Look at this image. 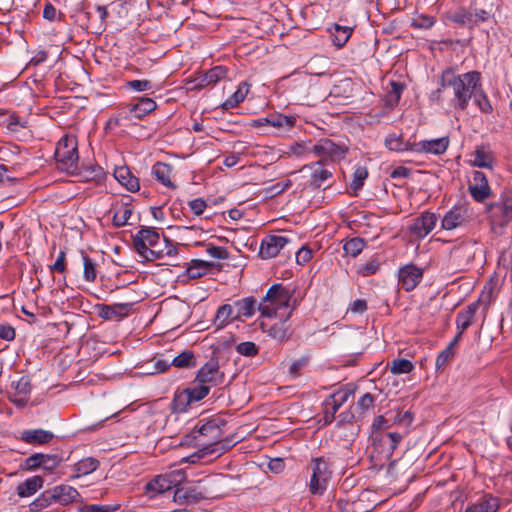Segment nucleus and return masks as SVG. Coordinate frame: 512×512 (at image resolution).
I'll return each mask as SVG.
<instances>
[{"label": "nucleus", "mask_w": 512, "mask_h": 512, "mask_svg": "<svg viewBox=\"0 0 512 512\" xmlns=\"http://www.w3.org/2000/svg\"><path fill=\"white\" fill-rule=\"evenodd\" d=\"M479 79L478 71L456 74L454 69L446 68L440 75L439 87L430 93L429 99L451 111H466Z\"/></svg>", "instance_id": "obj_1"}, {"label": "nucleus", "mask_w": 512, "mask_h": 512, "mask_svg": "<svg viewBox=\"0 0 512 512\" xmlns=\"http://www.w3.org/2000/svg\"><path fill=\"white\" fill-rule=\"evenodd\" d=\"M167 243L165 250L156 249L160 241V235L156 228L142 227L133 236V246L137 253L148 261H154L163 258L165 255L174 256L177 248L164 237Z\"/></svg>", "instance_id": "obj_2"}, {"label": "nucleus", "mask_w": 512, "mask_h": 512, "mask_svg": "<svg viewBox=\"0 0 512 512\" xmlns=\"http://www.w3.org/2000/svg\"><path fill=\"white\" fill-rule=\"evenodd\" d=\"M291 297L290 289L281 283L273 284L259 303L258 311L263 317L282 318L288 311H292V308H290Z\"/></svg>", "instance_id": "obj_3"}, {"label": "nucleus", "mask_w": 512, "mask_h": 512, "mask_svg": "<svg viewBox=\"0 0 512 512\" xmlns=\"http://www.w3.org/2000/svg\"><path fill=\"white\" fill-rule=\"evenodd\" d=\"M225 426L226 421L220 417H214L206 422L200 420L191 431V434L194 439L199 437L205 438V441L201 443L202 446L209 443H218L221 446L227 443L234 445L232 439L223 438Z\"/></svg>", "instance_id": "obj_4"}, {"label": "nucleus", "mask_w": 512, "mask_h": 512, "mask_svg": "<svg viewBox=\"0 0 512 512\" xmlns=\"http://www.w3.org/2000/svg\"><path fill=\"white\" fill-rule=\"evenodd\" d=\"M310 469L309 492L312 495L322 496L327 490L332 477L331 464L325 457H316L312 458Z\"/></svg>", "instance_id": "obj_5"}, {"label": "nucleus", "mask_w": 512, "mask_h": 512, "mask_svg": "<svg viewBox=\"0 0 512 512\" xmlns=\"http://www.w3.org/2000/svg\"><path fill=\"white\" fill-rule=\"evenodd\" d=\"M486 210L492 223L507 225L512 220V190L505 189L499 200L488 204Z\"/></svg>", "instance_id": "obj_6"}, {"label": "nucleus", "mask_w": 512, "mask_h": 512, "mask_svg": "<svg viewBox=\"0 0 512 512\" xmlns=\"http://www.w3.org/2000/svg\"><path fill=\"white\" fill-rule=\"evenodd\" d=\"M77 139L72 135H64L57 143L55 150L56 161L62 169L69 170L76 168L79 159Z\"/></svg>", "instance_id": "obj_7"}, {"label": "nucleus", "mask_w": 512, "mask_h": 512, "mask_svg": "<svg viewBox=\"0 0 512 512\" xmlns=\"http://www.w3.org/2000/svg\"><path fill=\"white\" fill-rule=\"evenodd\" d=\"M184 479L185 475L181 470L161 474L154 477L146 484L145 491L149 498H154L158 494H162L177 487Z\"/></svg>", "instance_id": "obj_8"}, {"label": "nucleus", "mask_w": 512, "mask_h": 512, "mask_svg": "<svg viewBox=\"0 0 512 512\" xmlns=\"http://www.w3.org/2000/svg\"><path fill=\"white\" fill-rule=\"evenodd\" d=\"M482 309L484 316L488 310V304L480 299L467 305L464 309L459 311L456 316L457 333L453 339V344H457L461 339L465 330H467L474 322L476 312Z\"/></svg>", "instance_id": "obj_9"}, {"label": "nucleus", "mask_w": 512, "mask_h": 512, "mask_svg": "<svg viewBox=\"0 0 512 512\" xmlns=\"http://www.w3.org/2000/svg\"><path fill=\"white\" fill-rule=\"evenodd\" d=\"M298 116L295 115H284L281 113H271L266 117L254 119L250 122V126L253 128H260L262 126H272L280 131H290L295 127Z\"/></svg>", "instance_id": "obj_10"}, {"label": "nucleus", "mask_w": 512, "mask_h": 512, "mask_svg": "<svg viewBox=\"0 0 512 512\" xmlns=\"http://www.w3.org/2000/svg\"><path fill=\"white\" fill-rule=\"evenodd\" d=\"M62 462V458L57 454L35 453L29 456L21 464L24 471H35L42 468L45 471H52Z\"/></svg>", "instance_id": "obj_11"}, {"label": "nucleus", "mask_w": 512, "mask_h": 512, "mask_svg": "<svg viewBox=\"0 0 512 512\" xmlns=\"http://www.w3.org/2000/svg\"><path fill=\"white\" fill-rule=\"evenodd\" d=\"M227 68L224 66H215L205 73H200L194 79L187 81L188 90H201L209 85H215L220 80L226 78Z\"/></svg>", "instance_id": "obj_12"}, {"label": "nucleus", "mask_w": 512, "mask_h": 512, "mask_svg": "<svg viewBox=\"0 0 512 512\" xmlns=\"http://www.w3.org/2000/svg\"><path fill=\"white\" fill-rule=\"evenodd\" d=\"M469 219L470 213L468 205H454L442 217L441 227L445 230H454L467 224Z\"/></svg>", "instance_id": "obj_13"}, {"label": "nucleus", "mask_w": 512, "mask_h": 512, "mask_svg": "<svg viewBox=\"0 0 512 512\" xmlns=\"http://www.w3.org/2000/svg\"><path fill=\"white\" fill-rule=\"evenodd\" d=\"M224 382V373L220 371L219 363L216 358H211L197 372L195 383L217 386Z\"/></svg>", "instance_id": "obj_14"}, {"label": "nucleus", "mask_w": 512, "mask_h": 512, "mask_svg": "<svg viewBox=\"0 0 512 512\" xmlns=\"http://www.w3.org/2000/svg\"><path fill=\"white\" fill-rule=\"evenodd\" d=\"M348 149L345 146L337 145L330 139H321L313 145L311 152L316 156L329 158L332 161H340L345 158Z\"/></svg>", "instance_id": "obj_15"}, {"label": "nucleus", "mask_w": 512, "mask_h": 512, "mask_svg": "<svg viewBox=\"0 0 512 512\" xmlns=\"http://www.w3.org/2000/svg\"><path fill=\"white\" fill-rule=\"evenodd\" d=\"M470 196L478 203H483L492 195L487 176L481 171H474L472 181L468 185Z\"/></svg>", "instance_id": "obj_16"}, {"label": "nucleus", "mask_w": 512, "mask_h": 512, "mask_svg": "<svg viewBox=\"0 0 512 512\" xmlns=\"http://www.w3.org/2000/svg\"><path fill=\"white\" fill-rule=\"evenodd\" d=\"M424 270L413 263L404 265L398 270L399 285L406 291L414 290L422 281Z\"/></svg>", "instance_id": "obj_17"}, {"label": "nucleus", "mask_w": 512, "mask_h": 512, "mask_svg": "<svg viewBox=\"0 0 512 512\" xmlns=\"http://www.w3.org/2000/svg\"><path fill=\"white\" fill-rule=\"evenodd\" d=\"M438 216L432 212H423L410 226V233L418 239L425 238L436 226Z\"/></svg>", "instance_id": "obj_18"}, {"label": "nucleus", "mask_w": 512, "mask_h": 512, "mask_svg": "<svg viewBox=\"0 0 512 512\" xmlns=\"http://www.w3.org/2000/svg\"><path fill=\"white\" fill-rule=\"evenodd\" d=\"M233 447L232 444H224L219 445L218 443H209V444H203L202 448H200L197 452L193 453L192 455L185 457L182 459V462H188V463H198L201 459H204L208 456H214V458H218L227 451H229Z\"/></svg>", "instance_id": "obj_19"}, {"label": "nucleus", "mask_w": 512, "mask_h": 512, "mask_svg": "<svg viewBox=\"0 0 512 512\" xmlns=\"http://www.w3.org/2000/svg\"><path fill=\"white\" fill-rule=\"evenodd\" d=\"M449 143L450 141L447 136L430 140H422L413 143L412 152L442 155L448 149Z\"/></svg>", "instance_id": "obj_20"}, {"label": "nucleus", "mask_w": 512, "mask_h": 512, "mask_svg": "<svg viewBox=\"0 0 512 512\" xmlns=\"http://www.w3.org/2000/svg\"><path fill=\"white\" fill-rule=\"evenodd\" d=\"M230 304L235 314L234 319L237 321H244L245 319L251 318L258 310L259 306V303L253 296L237 299Z\"/></svg>", "instance_id": "obj_21"}, {"label": "nucleus", "mask_w": 512, "mask_h": 512, "mask_svg": "<svg viewBox=\"0 0 512 512\" xmlns=\"http://www.w3.org/2000/svg\"><path fill=\"white\" fill-rule=\"evenodd\" d=\"M291 316V310L286 313V315L278 322H275L273 325L265 329L264 324H261L262 330L273 340L279 343H285L291 338V330L290 326L287 324V320Z\"/></svg>", "instance_id": "obj_22"}, {"label": "nucleus", "mask_w": 512, "mask_h": 512, "mask_svg": "<svg viewBox=\"0 0 512 512\" xmlns=\"http://www.w3.org/2000/svg\"><path fill=\"white\" fill-rule=\"evenodd\" d=\"M288 242L289 239L285 236H267L261 242L259 254L263 259L274 258Z\"/></svg>", "instance_id": "obj_23"}, {"label": "nucleus", "mask_w": 512, "mask_h": 512, "mask_svg": "<svg viewBox=\"0 0 512 512\" xmlns=\"http://www.w3.org/2000/svg\"><path fill=\"white\" fill-rule=\"evenodd\" d=\"M473 159L470 165L478 168L493 170L495 165V156L489 144L477 145L472 153Z\"/></svg>", "instance_id": "obj_24"}, {"label": "nucleus", "mask_w": 512, "mask_h": 512, "mask_svg": "<svg viewBox=\"0 0 512 512\" xmlns=\"http://www.w3.org/2000/svg\"><path fill=\"white\" fill-rule=\"evenodd\" d=\"M20 438L30 445H43L51 442L54 434L44 429H27L22 431Z\"/></svg>", "instance_id": "obj_25"}, {"label": "nucleus", "mask_w": 512, "mask_h": 512, "mask_svg": "<svg viewBox=\"0 0 512 512\" xmlns=\"http://www.w3.org/2000/svg\"><path fill=\"white\" fill-rule=\"evenodd\" d=\"M310 168L312 169L310 185L314 188H320L333 175L332 171L325 167L324 159L312 163Z\"/></svg>", "instance_id": "obj_26"}, {"label": "nucleus", "mask_w": 512, "mask_h": 512, "mask_svg": "<svg viewBox=\"0 0 512 512\" xmlns=\"http://www.w3.org/2000/svg\"><path fill=\"white\" fill-rule=\"evenodd\" d=\"M499 506L498 498L486 494L475 503L469 504L465 512H497Z\"/></svg>", "instance_id": "obj_27"}, {"label": "nucleus", "mask_w": 512, "mask_h": 512, "mask_svg": "<svg viewBox=\"0 0 512 512\" xmlns=\"http://www.w3.org/2000/svg\"><path fill=\"white\" fill-rule=\"evenodd\" d=\"M114 177L130 192H136L140 188L138 178L135 177L126 166L116 168L114 171Z\"/></svg>", "instance_id": "obj_28"}, {"label": "nucleus", "mask_w": 512, "mask_h": 512, "mask_svg": "<svg viewBox=\"0 0 512 512\" xmlns=\"http://www.w3.org/2000/svg\"><path fill=\"white\" fill-rule=\"evenodd\" d=\"M157 107L156 102L149 97H141L137 103L128 106L132 117L143 119L146 115L154 111Z\"/></svg>", "instance_id": "obj_29"}, {"label": "nucleus", "mask_w": 512, "mask_h": 512, "mask_svg": "<svg viewBox=\"0 0 512 512\" xmlns=\"http://www.w3.org/2000/svg\"><path fill=\"white\" fill-rule=\"evenodd\" d=\"M53 494L54 503L60 505H68L72 503L78 496V491L69 485H59L51 489Z\"/></svg>", "instance_id": "obj_30"}, {"label": "nucleus", "mask_w": 512, "mask_h": 512, "mask_svg": "<svg viewBox=\"0 0 512 512\" xmlns=\"http://www.w3.org/2000/svg\"><path fill=\"white\" fill-rule=\"evenodd\" d=\"M172 170L173 168L171 165L163 162H156L152 166L151 174L165 187L175 189L176 185L171 181L170 178Z\"/></svg>", "instance_id": "obj_31"}, {"label": "nucleus", "mask_w": 512, "mask_h": 512, "mask_svg": "<svg viewBox=\"0 0 512 512\" xmlns=\"http://www.w3.org/2000/svg\"><path fill=\"white\" fill-rule=\"evenodd\" d=\"M43 485L44 479L42 476L30 477L17 486V495L21 498L29 497L41 489Z\"/></svg>", "instance_id": "obj_32"}, {"label": "nucleus", "mask_w": 512, "mask_h": 512, "mask_svg": "<svg viewBox=\"0 0 512 512\" xmlns=\"http://www.w3.org/2000/svg\"><path fill=\"white\" fill-rule=\"evenodd\" d=\"M328 32L330 33V37L333 44L336 47L341 48L347 43V41L351 37L353 28L350 26L334 24L331 28L328 29Z\"/></svg>", "instance_id": "obj_33"}, {"label": "nucleus", "mask_w": 512, "mask_h": 512, "mask_svg": "<svg viewBox=\"0 0 512 512\" xmlns=\"http://www.w3.org/2000/svg\"><path fill=\"white\" fill-rule=\"evenodd\" d=\"M131 307L132 304L130 303L115 304L113 306L101 305L99 315L105 320L121 318L126 315V311H128Z\"/></svg>", "instance_id": "obj_34"}, {"label": "nucleus", "mask_w": 512, "mask_h": 512, "mask_svg": "<svg viewBox=\"0 0 512 512\" xmlns=\"http://www.w3.org/2000/svg\"><path fill=\"white\" fill-rule=\"evenodd\" d=\"M205 497L195 489L177 488L173 501L179 504H196Z\"/></svg>", "instance_id": "obj_35"}, {"label": "nucleus", "mask_w": 512, "mask_h": 512, "mask_svg": "<svg viewBox=\"0 0 512 512\" xmlns=\"http://www.w3.org/2000/svg\"><path fill=\"white\" fill-rule=\"evenodd\" d=\"M131 215L132 208L130 207L129 203H116L114 206V214L112 219L113 225L117 228L127 225Z\"/></svg>", "instance_id": "obj_36"}, {"label": "nucleus", "mask_w": 512, "mask_h": 512, "mask_svg": "<svg viewBox=\"0 0 512 512\" xmlns=\"http://www.w3.org/2000/svg\"><path fill=\"white\" fill-rule=\"evenodd\" d=\"M249 92V85L247 82L240 83L238 89L222 104L221 107L224 110H229L237 107L241 102L244 101Z\"/></svg>", "instance_id": "obj_37"}, {"label": "nucleus", "mask_w": 512, "mask_h": 512, "mask_svg": "<svg viewBox=\"0 0 512 512\" xmlns=\"http://www.w3.org/2000/svg\"><path fill=\"white\" fill-rule=\"evenodd\" d=\"M193 404L189 396L188 390L185 388L181 391H176L171 403L173 412L182 413L187 411L188 407Z\"/></svg>", "instance_id": "obj_38"}, {"label": "nucleus", "mask_w": 512, "mask_h": 512, "mask_svg": "<svg viewBox=\"0 0 512 512\" xmlns=\"http://www.w3.org/2000/svg\"><path fill=\"white\" fill-rule=\"evenodd\" d=\"M472 99L481 112L486 114L492 113L493 106L488 99L486 92L482 88L481 78L479 79V85L475 89V93L473 94Z\"/></svg>", "instance_id": "obj_39"}, {"label": "nucleus", "mask_w": 512, "mask_h": 512, "mask_svg": "<svg viewBox=\"0 0 512 512\" xmlns=\"http://www.w3.org/2000/svg\"><path fill=\"white\" fill-rule=\"evenodd\" d=\"M235 314L232 311L231 304H223L218 307L215 318H214V324L218 327L222 328L229 323L236 321L234 319Z\"/></svg>", "instance_id": "obj_40"}, {"label": "nucleus", "mask_w": 512, "mask_h": 512, "mask_svg": "<svg viewBox=\"0 0 512 512\" xmlns=\"http://www.w3.org/2000/svg\"><path fill=\"white\" fill-rule=\"evenodd\" d=\"M386 147L395 152L412 151L413 143L403 140L401 135L390 134L385 138Z\"/></svg>", "instance_id": "obj_41"}, {"label": "nucleus", "mask_w": 512, "mask_h": 512, "mask_svg": "<svg viewBox=\"0 0 512 512\" xmlns=\"http://www.w3.org/2000/svg\"><path fill=\"white\" fill-rule=\"evenodd\" d=\"M449 19L462 26H466L472 28L475 26L474 18L472 17V12L465 8H459L449 14Z\"/></svg>", "instance_id": "obj_42"}, {"label": "nucleus", "mask_w": 512, "mask_h": 512, "mask_svg": "<svg viewBox=\"0 0 512 512\" xmlns=\"http://www.w3.org/2000/svg\"><path fill=\"white\" fill-rule=\"evenodd\" d=\"M99 464V461L93 457L81 459L74 466L76 476H85L94 472L98 468Z\"/></svg>", "instance_id": "obj_43"}, {"label": "nucleus", "mask_w": 512, "mask_h": 512, "mask_svg": "<svg viewBox=\"0 0 512 512\" xmlns=\"http://www.w3.org/2000/svg\"><path fill=\"white\" fill-rule=\"evenodd\" d=\"M368 177V170L365 166H356L353 172V179L350 184V188L352 190V194L354 196L358 195V192L362 189L364 185V181Z\"/></svg>", "instance_id": "obj_44"}, {"label": "nucleus", "mask_w": 512, "mask_h": 512, "mask_svg": "<svg viewBox=\"0 0 512 512\" xmlns=\"http://www.w3.org/2000/svg\"><path fill=\"white\" fill-rule=\"evenodd\" d=\"M186 389L188 390L192 403H196L201 401L208 395L211 389V385L195 383L194 380L192 385L190 387H187Z\"/></svg>", "instance_id": "obj_45"}, {"label": "nucleus", "mask_w": 512, "mask_h": 512, "mask_svg": "<svg viewBox=\"0 0 512 512\" xmlns=\"http://www.w3.org/2000/svg\"><path fill=\"white\" fill-rule=\"evenodd\" d=\"M172 365L177 368H191L196 366V359L192 351L185 350L172 360Z\"/></svg>", "instance_id": "obj_46"}, {"label": "nucleus", "mask_w": 512, "mask_h": 512, "mask_svg": "<svg viewBox=\"0 0 512 512\" xmlns=\"http://www.w3.org/2000/svg\"><path fill=\"white\" fill-rule=\"evenodd\" d=\"M366 242L363 238L354 237L349 239L343 245V250L347 255L357 257L364 249Z\"/></svg>", "instance_id": "obj_47"}, {"label": "nucleus", "mask_w": 512, "mask_h": 512, "mask_svg": "<svg viewBox=\"0 0 512 512\" xmlns=\"http://www.w3.org/2000/svg\"><path fill=\"white\" fill-rule=\"evenodd\" d=\"M0 124L4 125L8 131L12 133H17L20 130L26 128L27 122L17 116L15 113H11L5 118Z\"/></svg>", "instance_id": "obj_48"}, {"label": "nucleus", "mask_w": 512, "mask_h": 512, "mask_svg": "<svg viewBox=\"0 0 512 512\" xmlns=\"http://www.w3.org/2000/svg\"><path fill=\"white\" fill-rule=\"evenodd\" d=\"M352 394L353 390L348 388H341L335 391L326 399V404L336 405L338 408H340Z\"/></svg>", "instance_id": "obj_49"}, {"label": "nucleus", "mask_w": 512, "mask_h": 512, "mask_svg": "<svg viewBox=\"0 0 512 512\" xmlns=\"http://www.w3.org/2000/svg\"><path fill=\"white\" fill-rule=\"evenodd\" d=\"M414 369L411 361L404 358H397L391 362L390 372L394 375L408 374Z\"/></svg>", "instance_id": "obj_50"}, {"label": "nucleus", "mask_w": 512, "mask_h": 512, "mask_svg": "<svg viewBox=\"0 0 512 512\" xmlns=\"http://www.w3.org/2000/svg\"><path fill=\"white\" fill-rule=\"evenodd\" d=\"M82 260H83V276L84 279L88 282H94L97 277V270L95 262L86 254L82 252Z\"/></svg>", "instance_id": "obj_51"}, {"label": "nucleus", "mask_w": 512, "mask_h": 512, "mask_svg": "<svg viewBox=\"0 0 512 512\" xmlns=\"http://www.w3.org/2000/svg\"><path fill=\"white\" fill-rule=\"evenodd\" d=\"M54 503L51 489L44 491L38 498L31 503L32 511H39Z\"/></svg>", "instance_id": "obj_52"}, {"label": "nucleus", "mask_w": 512, "mask_h": 512, "mask_svg": "<svg viewBox=\"0 0 512 512\" xmlns=\"http://www.w3.org/2000/svg\"><path fill=\"white\" fill-rule=\"evenodd\" d=\"M11 387L13 389V393L19 394L20 396L29 397L31 392V382L30 379L26 376H22L17 381H12Z\"/></svg>", "instance_id": "obj_53"}, {"label": "nucleus", "mask_w": 512, "mask_h": 512, "mask_svg": "<svg viewBox=\"0 0 512 512\" xmlns=\"http://www.w3.org/2000/svg\"><path fill=\"white\" fill-rule=\"evenodd\" d=\"M309 360L308 356H302L292 361L288 369L289 376L294 379L298 378L302 374V370L309 364Z\"/></svg>", "instance_id": "obj_54"}, {"label": "nucleus", "mask_w": 512, "mask_h": 512, "mask_svg": "<svg viewBox=\"0 0 512 512\" xmlns=\"http://www.w3.org/2000/svg\"><path fill=\"white\" fill-rule=\"evenodd\" d=\"M391 89L387 92V101L391 104H396L399 102L401 98L402 91L404 89V84L398 81L390 82Z\"/></svg>", "instance_id": "obj_55"}, {"label": "nucleus", "mask_w": 512, "mask_h": 512, "mask_svg": "<svg viewBox=\"0 0 512 512\" xmlns=\"http://www.w3.org/2000/svg\"><path fill=\"white\" fill-rule=\"evenodd\" d=\"M119 507V504H85L80 508V512H114Z\"/></svg>", "instance_id": "obj_56"}, {"label": "nucleus", "mask_w": 512, "mask_h": 512, "mask_svg": "<svg viewBox=\"0 0 512 512\" xmlns=\"http://www.w3.org/2000/svg\"><path fill=\"white\" fill-rule=\"evenodd\" d=\"M456 344H453V340L450 342V344L438 354L435 362V366L437 370L442 369L446 363L453 357V347Z\"/></svg>", "instance_id": "obj_57"}, {"label": "nucleus", "mask_w": 512, "mask_h": 512, "mask_svg": "<svg viewBox=\"0 0 512 512\" xmlns=\"http://www.w3.org/2000/svg\"><path fill=\"white\" fill-rule=\"evenodd\" d=\"M236 351L246 357H254L259 352V347L251 341L241 342L236 346Z\"/></svg>", "instance_id": "obj_58"}, {"label": "nucleus", "mask_w": 512, "mask_h": 512, "mask_svg": "<svg viewBox=\"0 0 512 512\" xmlns=\"http://www.w3.org/2000/svg\"><path fill=\"white\" fill-rule=\"evenodd\" d=\"M380 268V263L376 258H371L365 264L358 268V273L364 277L375 274Z\"/></svg>", "instance_id": "obj_59"}, {"label": "nucleus", "mask_w": 512, "mask_h": 512, "mask_svg": "<svg viewBox=\"0 0 512 512\" xmlns=\"http://www.w3.org/2000/svg\"><path fill=\"white\" fill-rule=\"evenodd\" d=\"M402 438L403 436L400 433L388 432L383 436L382 441L385 445L388 446L390 452L393 453L394 450L398 447Z\"/></svg>", "instance_id": "obj_60"}, {"label": "nucleus", "mask_w": 512, "mask_h": 512, "mask_svg": "<svg viewBox=\"0 0 512 512\" xmlns=\"http://www.w3.org/2000/svg\"><path fill=\"white\" fill-rule=\"evenodd\" d=\"M292 186V181L287 179L283 182L275 183L269 187H267L266 193L269 194L271 197L277 196L284 191L288 190Z\"/></svg>", "instance_id": "obj_61"}, {"label": "nucleus", "mask_w": 512, "mask_h": 512, "mask_svg": "<svg viewBox=\"0 0 512 512\" xmlns=\"http://www.w3.org/2000/svg\"><path fill=\"white\" fill-rule=\"evenodd\" d=\"M374 401L375 398L371 393H365L358 399L356 407L360 410L361 414H365L370 408L373 407Z\"/></svg>", "instance_id": "obj_62"}, {"label": "nucleus", "mask_w": 512, "mask_h": 512, "mask_svg": "<svg viewBox=\"0 0 512 512\" xmlns=\"http://www.w3.org/2000/svg\"><path fill=\"white\" fill-rule=\"evenodd\" d=\"M434 24V17L428 15H419L412 20V26L418 29H429Z\"/></svg>", "instance_id": "obj_63"}, {"label": "nucleus", "mask_w": 512, "mask_h": 512, "mask_svg": "<svg viewBox=\"0 0 512 512\" xmlns=\"http://www.w3.org/2000/svg\"><path fill=\"white\" fill-rule=\"evenodd\" d=\"M206 252L209 256H211L214 259H227L228 258V251L226 248L221 246H215L213 244H207L206 245Z\"/></svg>", "instance_id": "obj_64"}]
</instances>
